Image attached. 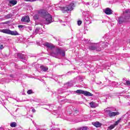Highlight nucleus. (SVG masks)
<instances>
[{"instance_id": "obj_1", "label": "nucleus", "mask_w": 130, "mask_h": 130, "mask_svg": "<svg viewBox=\"0 0 130 130\" xmlns=\"http://www.w3.org/2000/svg\"><path fill=\"white\" fill-rule=\"evenodd\" d=\"M123 14L125 15V18L123 17H120L118 18V22L119 24H122L125 21H130V10H126L123 12Z\"/></svg>"}, {"instance_id": "obj_2", "label": "nucleus", "mask_w": 130, "mask_h": 130, "mask_svg": "<svg viewBox=\"0 0 130 130\" xmlns=\"http://www.w3.org/2000/svg\"><path fill=\"white\" fill-rule=\"evenodd\" d=\"M42 17L45 19V21H44V23L46 25H48L49 24L52 23V17L49 13L47 12H43L42 13Z\"/></svg>"}, {"instance_id": "obj_3", "label": "nucleus", "mask_w": 130, "mask_h": 130, "mask_svg": "<svg viewBox=\"0 0 130 130\" xmlns=\"http://www.w3.org/2000/svg\"><path fill=\"white\" fill-rule=\"evenodd\" d=\"M51 55L52 56H57L58 55H61V56H66V52L64 51L57 48L56 50V52L54 53L53 52H51Z\"/></svg>"}, {"instance_id": "obj_4", "label": "nucleus", "mask_w": 130, "mask_h": 130, "mask_svg": "<svg viewBox=\"0 0 130 130\" xmlns=\"http://www.w3.org/2000/svg\"><path fill=\"white\" fill-rule=\"evenodd\" d=\"M74 7V4L72 3L69 6H67L66 7H60V10H61L63 13H66V12H70V11H73Z\"/></svg>"}, {"instance_id": "obj_5", "label": "nucleus", "mask_w": 130, "mask_h": 130, "mask_svg": "<svg viewBox=\"0 0 130 130\" xmlns=\"http://www.w3.org/2000/svg\"><path fill=\"white\" fill-rule=\"evenodd\" d=\"M89 49H90V50H96V51H100V50H101L100 45H99V44H94L89 46Z\"/></svg>"}, {"instance_id": "obj_6", "label": "nucleus", "mask_w": 130, "mask_h": 130, "mask_svg": "<svg viewBox=\"0 0 130 130\" xmlns=\"http://www.w3.org/2000/svg\"><path fill=\"white\" fill-rule=\"evenodd\" d=\"M76 92L78 94H83V95H84V96H90V97H92V96H93V94L87 91L77 90Z\"/></svg>"}, {"instance_id": "obj_7", "label": "nucleus", "mask_w": 130, "mask_h": 130, "mask_svg": "<svg viewBox=\"0 0 130 130\" xmlns=\"http://www.w3.org/2000/svg\"><path fill=\"white\" fill-rule=\"evenodd\" d=\"M104 12L106 15H111V14H112V10L109 8H106Z\"/></svg>"}, {"instance_id": "obj_8", "label": "nucleus", "mask_w": 130, "mask_h": 130, "mask_svg": "<svg viewBox=\"0 0 130 130\" xmlns=\"http://www.w3.org/2000/svg\"><path fill=\"white\" fill-rule=\"evenodd\" d=\"M118 114H119V113L117 112H110L109 113V116H110V117H112L115 116V115H118Z\"/></svg>"}, {"instance_id": "obj_9", "label": "nucleus", "mask_w": 130, "mask_h": 130, "mask_svg": "<svg viewBox=\"0 0 130 130\" xmlns=\"http://www.w3.org/2000/svg\"><path fill=\"white\" fill-rule=\"evenodd\" d=\"M30 21V19L29 18V16H24L22 18L21 22H27V23L29 22Z\"/></svg>"}, {"instance_id": "obj_10", "label": "nucleus", "mask_w": 130, "mask_h": 130, "mask_svg": "<svg viewBox=\"0 0 130 130\" xmlns=\"http://www.w3.org/2000/svg\"><path fill=\"white\" fill-rule=\"evenodd\" d=\"M11 30L9 29H0V32L2 33H5V34H10Z\"/></svg>"}, {"instance_id": "obj_11", "label": "nucleus", "mask_w": 130, "mask_h": 130, "mask_svg": "<svg viewBox=\"0 0 130 130\" xmlns=\"http://www.w3.org/2000/svg\"><path fill=\"white\" fill-rule=\"evenodd\" d=\"M92 124L94 125V126H95V127H100L101 126L102 124L101 123L99 122H94L92 123Z\"/></svg>"}, {"instance_id": "obj_12", "label": "nucleus", "mask_w": 130, "mask_h": 130, "mask_svg": "<svg viewBox=\"0 0 130 130\" xmlns=\"http://www.w3.org/2000/svg\"><path fill=\"white\" fill-rule=\"evenodd\" d=\"M17 56L19 58H21V59H25L26 57H25V55L22 53H17Z\"/></svg>"}, {"instance_id": "obj_13", "label": "nucleus", "mask_w": 130, "mask_h": 130, "mask_svg": "<svg viewBox=\"0 0 130 130\" xmlns=\"http://www.w3.org/2000/svg\"><path fill=\"white\" fill-rule=\"evenodd\" d=\"M10 5H11L12 6H15V5H17L18 1L17 0H10L9 2Z\"/></svg>"}, {"instance_id": "obj_14", "label": "nucleus", "mask_w": 130, "mask_h": 130, "mask_svg": "<svg viewBox=\"0 0 130 130\" xmlns=\"http://www.w3.org/2000/svg\"><path fill=\"white\" fill-rule=\"evenodd\" d=\"M10 35H14L15 36H17V35H19V34L18 33V31H16V30H10Z\"/></svg>"}, {"instance_id": "obj_15", "label": "nucleus", "mask_w": 130, "mask_h": 130, "mask_svg": "<svg viewBox=\"0 0 130 130\" xmlns=\"http://www.w3.org/2000/svg\"><path fill=\"white\" fill-rule=\"evenodd\" d=\"M40 69L42 71H43V72H46V71L48 70V67H47L41 66Z\"/></svg>"}, {"instance_id": "obj_16", "label": "nucleus", "mask_w": 130, "mask_h": 130, "mask_svg": "<svg viewBox=\"0 0 130 130\" xmlns=\"http://www.w3.org/2000/svg\"><path fill=\"white\" fill-rule=\"evenodd\" d=\"M10 126L11 127H16V126H17V123L15 122L11 123Z\"/></svg>"}, {"instance_id": "obj_17", "label": "nucleus", "mask_w": 130, "mask_h": 130, "mask_svg": "<svg viewBox=\"0 0 130 130\" xmlns=\"http://www.w3.org/2000/svg\"><path fill=\"white\" fill-rule=\"evenodd\" d=\"M90 105L91 108H95L96 107V105L95 104V103L93 102L90 103Z\"/></svg>"}, {"instance_id": "obj_18", "label": "nucleus", "mask_w": 130, "mask_h": 130, "mask_svg": "<svg viewBox=\"0 0 130 130\" xmlns=\"http://www.w3.org/2000/svg\"><path fill=\"white\" fill-rule=\"evenodd\" d=\"M79 130H88V127L83 126L79 128Z\"/></svg>"}, {"instance_id": "obj_19", "label": "nucleus", "mask_w": 130, "mask_h": 130, "mask_svg": "<svg viewBox=\"0 0 130 130\" xmlns=\"http://www.w3.org/2000/svg\"><path fill=\"white\" fill-rule=\"evenodd\" d=\"M114 127H115V125L113 124L110 125V126L108 127L109 129L111 130V129H113V128H114Z\"/></svg>"}, {"instance_id": "obj_20", "label": "nucleus", "mask_w": 130, "mask_h": 130, "mask_svg": "<svg viewBox=\"0 0 130 130\" xmlns=\"http://www.w3.org/2000/svg\"><path fill=\"white\" fill-rule=\"evenodd\" d=\"M120 121H121V119H119L117 121H116L115 123L114 124L115 126V125H117L118 124V123H119V122H120Z\"/></svg>"}, {"instance_id": "obj_21", "label": "nucleus", "mask_w": 130, "mask_h": 130, "mask_svg": "<svg viewBox=\"0 0 130 130\" xmlns=\"http://www.w3.org/2000/svg\"><path fill=\"white\" fill-rule=\"evenodd\" d=\"M5 17L6 19H10V18H12V14H8Z\"/></svg>"}, {"instance_id": "obj_22", "label": "nucleus", "mask_w": 130, "mask_h": 130, "mask_svg": "<svg viewBox=\"0 0 130 130\" xmlns=\"http://www.w3.org/2000/svg\"><path fill=\"white\" fill-rule=\"evenodd\" d=\"M124 85H126L127 86H130V81H126V82L124 83Z\"/></svg>"}, {"instance_id": "obj_23", "label": "nucleus", "mask_w": 130, "mask_h": 130, "mask_svg": "<svg viewBox=\"0 0 130 130\" xmlns=\"http://www.w3.org/2000/svg\"><path fill=\"white\" fill-rule=\"evenodd\" d=\"M27 94H33V91L32 90H28L27 91Z\"/></svg>"}, {"instance_id": "obj_24", "label": "nucleus", "mask_w": 130, "mask_h": 130, "mask_svg": "<svg viewBox=\"0 0 130 130\" xmlns=\"http://www.w3.org/2000/svg\"><path fill=\"white\" fill-rule=\"evenodd\" d=\"M38 32H39V28H37L35 30V34L36 35L38 33Z\"/></svg>"}, {"instance_id": "obj_25", "label": "nucleus", "mask_w": 130, "mask_h": 130, "mask_svg": "<svg viewBox=\"0 0 130 130\" xmlns=\"http://www.w3.org/2000/svg\"><path fill=\"white\" fill-rule=\"evenodd\" d=\"M25 2H30V3H33V2H36L37 0H24Z\"/></svg>"}, {"instance_id": "obj_26", "label": "nucleus", "mask_w": 130, "mask_h": 130, "mask_svg": "<svg viewBox=\"0 0 130 130\" xmlns=\"http://www.w3.org/2000/svg\"><path fill=\"white\" fill-rule=\"evenodd\" d=\"M45 46H47V47H48V48H49V47H50V44L46 43L45 44Z\"/></svg>"}, {"instance_id": "obj_27", "label": "nucleus", "mask_w": 130, "mask_h": 130, "mask_svg": "<svg viewBox=\"0 0 130 130\" xmlns=\"http://www.w3.org/2000/svg\"><path fill=\"white\" fill-rule=\"evenodd\" d=\"M49 48H51V49H52V48H54V46H53V45L50 44V47H49Z\"/></svg>"}, {"instance_id": "obj_28", "label": "nucleus", "mask_w": 130, "mask_h": 130, "mask_svg": "<svg viewBox=\"0 0 130 130\" xmlns=\"http://www.w3.org/2000/svg\"><path fill=\"white\" fill-rule=\"evenodd\" d=\"M105 112H107V113H108V114L109 115V112H111V111H110V110H107V109H106L105 110Z\"/></svg>"}, {"instance_id": "obj_29", "label": "nucleus", "mask_w": 130, "mask_h": 130, "mask_svg": "<svg viewBox=\"0 0 130 130\" xmlns=\"http://www.w3.org/2000/svg\"><path fill=\"white\" fill-rule=\"evenodd\" d=\"M34 18L35 20H37L38 19V15H35L34 16Z\"/></svg>"}, {"instance_id": "obj_30", "label": "nucleus", "mask_w": 130, "mask_h": 130, "mask_svg": "<svg viewBox=\"0 0 130 130\" xmlns=\"http://www.w3.org/2000/svg\"><path fill=\"white\" fill-rule=\"evenodd\" d=\"M81 24H82V21L79 20L78 21V26H80L81 25Z\"/></svg>"}, {"instance_id": "obj_31", "label": "nucleus", "mask_w": 130, "mask_h": 130, "mask_svg": "<svg viewBox=\"0 0 130 130\" xmlns=\"http://www.w3.org/2000/svg\"><path fill=\"white\" fill-rule=\"evenodd\" d=\"M27 31H32V27H27Z\"/></svg>"}, {"instance_id": "obj_32", "label": "nucleus", "mask_w": 130, "mask_h": 130, "mask_svg": "<svg viewBox=\"0 0 130 130\" xmlns=\"http://www.w3.org/2000/svg\"><path fill=\"white\" fill-rule=\"evenodd\" d=\"M4 45L0 44V49H3Z\"/></svg>"}, {"instance_id": "obj_33", "label": "nucleus", "mask_w": 130, "mask_h": 130, "mask_svg": "<svg viewBox=\"0 0 130 130\" xmlns=\"http://www.w3.org/2000/svg\"><path fill=\"white\" fill-rule=\"evenodd\" d=\"M18 28L19 29H22L23 28V25H18Z\"/></svg>"}, {"instance_id": "obj_34", "label": "nucleus", "mask_w": 130, "mask_h": 130, "mask_svg": "<svg viewBox=\"0 0 130 130\" xmlns=\"http://www.w3.org/2000/svg\"><path fill=\"white\" fill-rule=\"evenodd\" d=\"M32 112H33V113L36 112V110H35V109H33L32 110Z\"/></svg>"}, {"instance_id": "obj_35", "label": "nucleus", "mask_w": 130, "mask_h": 130, "mask_svg": "<svg viewBox=\"0 0 130 130\" xmlns=\"http://www.w3.org/2000/svg\"><path fill=\"white\" fill-rule=\"evenodd\" d=\"M55 130H60L59 128H55Z\"/></svg>"}, {"instance_id": "obj_36", "label": "nucleus", "mask_w": 130, "mask_h": 130, "mask_svg": "<svg viewBox=\"0 0 130 130\" xmlns=\"http://www.w3.org/2000/svg\"><path fill=\"white\" fill-rule=\"evenodd\" d=\"M76 113H78L79 112L78 111H75Z\"/></svg>"}]
</instances>
